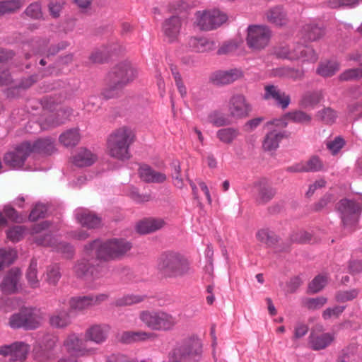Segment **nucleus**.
Instances as JSON below:
<instances>
[{
  "label": "nucleus",
  "mask_w": 362,
  "mask_h": 362,
  "mask_svg": "<svg viewBox=\"0 0 362 362\" xmlns=\"http://www.w3.org/2000/svg\"><path fill=\"white\" fill-rule=\"evenodd\" d=\"M132 247V243L124 238H112L105 242L96 239L84 245L83 254L87 257L95 255L98 259L110 261L122 258Z\"/></svg>",
  "instance_id": "1"
},
{
  "label": "nucleus",
  "mask_w": 362,
  "mask_h": 362,
  "mask_svg": "<svg viewBox=\"0 0 362 362\" xmlns=\"http://www.w3.org/2000/svg\"><path fill=\"white\" fill-rule=\"evenodd\" d=\"M138 75L137 70L127 62L119 63L109 72L107 86L102 92L106 99L118 97L122 89L132 83Z\"/></svg>",
  "instance_id": "2"
},
{
  "label": "nucleus",
  "mask_w": 362,
  "mask_h": 362,
  "mask_svg": "<svg viewBox=\"0 0 362 362\" xmlns=\"http://www.w3.org/2000/svg\"><path fill=\"white\" fill-rule=\"evenodd\" d=\"M157 269L165 278H180L192 273L187 258L175 251L163 252L158 258Z\"/></svg>",
  "instance_id": "3"
},
{
  "label": "nucleus",
  "mask_w": 362,
  "mask_h": 362,
  "mask_svg": "<svg viewBox=\"0 0 362 362\" xmlns=\"http://www.w3.org/2000/svg\"><path fill=\"white\" fill-rule=\"evenodd\" d=\"M135 134L133 130L122 126L113 131L107 140V151L108 155L119 160L130 158L129 147L134 141Z\"/></svg>",
  "instance_id": "4"
},
{
  "label": "nucleus",
  "mask_w": 362,
  "mask_h": 362,
  "mask_svg": "<svg viewBox=\"0 0 362 362\" xmlns=\"http://www.w3.org/2000/svg\"><path fill=\"white\" fill-rule=\"evenodd\" d=\"M139 319L153 331H170L177 323L176 317L162 310H143L139 313Z\"/></svg>",
  "instance_id": "5"
},
{
  "label": "nucleus",
  "mask_w": 362,
  "mask_h": 362,
  "mask_svg": "<svg viewBox=\"0 0 362 362\" xmlns=\"http://www.w3.org/2000/svg\"><path fill=\"white\" fill-rule=\"evenodd\" d=\"M175 356L180 361L198 362L202 357V344L196 337L184 339L175 349Z\"/></svg>",
  "instance_id": "6"
},
{
  "label": "nucleus",
  "mask_w": 362,
  "mask_h": 362,
  "mask_svg": "<svg viewBox=\"0 0 362 362\" xmlns=\"http://www.w3.org/2000/svg\"><path fill=\"white\" fill-rule=\"evenodd\" d=\"M63 346L69 356L63 357L57 362H77L78 357L87 356L90 352V350L86 348L84 339L76 333L67 336L63 342Z\"/></svg>",
  "instance_id": "7"
},
{
  "label": "nucleus",
  "mask_w": 362,
  "mask_h": 362,
  "mask_svg": "<svg viewBox=\"0 0 362 362\" xmlns=\"http://www.w3.org/2000/svg\"><path fill=\"white\" fill-rule=\"evenodd\" d=\"M195 18L197 26L206 31L217 28L228 20L227 15L218 9L197 11Z\"/></svg>",
  "instance_id": "8"
},
{
  "label": "nucleus",
  "mask_w": 362,
  "mask_h": 362,
  "mask_svg": "<svg viewBox=\"0 0 362 362\" xmlns=\"http://www.w3.org/2000/svg\"><path fill=\"white\" fill-rule=\"evenodd\" d=\"M246 42L250 48L255 51L264 49L269 42L272 30L268 26L251 25L247 28Z\"/></svg>",
  "instance_id": "9"
},
{
  "label": "nucleus",
  "mask_w": 362,
  "mask_h": 362,
  "mask_svg": "<svg viewBox=\"0 0 362 362\" xmlns=\"http://www.w3.org/2000/svg\"><path fill=\"white\" fill-rule=\"evenodd\" d=\"M337 209L344 228L351 230L357 224L361 208L356 202L343 199L338 202Z\"/></svg>",
  "instance_id": "10"
},
{
  "label": "nucleus",
  "mask_w": 362,
  "mask_h": 362,
  "mask_svg": "<svg viewBox=\"0 0 362 362\" xmlns=\"http://www.w3.org/2000/svg\"><path fill=\"white\" fill-rule=\"evenodd\" d=\"M278 57L289 60L303 59L315 62L317 56L315 50L308 46L303 44H298L291 47H282L276 51Z\"/></svg>",
  "instance_id": "11"
},
{
  "label": "nucleus",
  "mask_w": 362,
  "mask_h": 362,
  "mask_svg": "<svg viewBox=\"0 0 362 362\" xmlns=\"http://www.w3.org/2000/svg\"><path fill=\"white\" fill-rule=\"evenodd\" d=\"M252 111V106L245 95L237 93L233 95L228 103V115L235 119L247 117Z\"/></svg>",
  "instance_id": "12"
},
{
  "label": "nucleus",
  "mask_w": 362,
  "mask_h": 362,
  "mask_svg": "<svg viewBox=\"0 0 362 362\" xmlns=\"http://www.w3.org/2000/svg\"><path fill=\"white\" fill-rule=\"evenodd\" d=\"M76 277L86 280H94L102 277L106 269L100 265L96 267L90 263L89 259L83 258L78 260L73 268Z\"/></svg>",
  "instance_id": "13"
},
{
  "label": "nucleus",
  "mask_w": 362,
  "mask_h": 362,
  "mask_svg": "<svg viewBox=\"0 0 362 362\" xmlns=\"http://www.w3.org/2000/svg\"><path fill=\"white\" fill-rule=\"evenodd\" d=\"M29 141L21 143L4 156V163L11 168L19 169L23 167L30 155Z\"/></svg>",
  "instance_id": "14"
},
{
  "label": "nucleus",
  "mask_w": 362,
  "mask_h": 362,
  "mask_svg": "<svg viewBox=\"0 0 362 362\" xmlns=\"http://www.w3.org/2000/svg\"><path fill=\"white\" fill-rule=\"evenodd\" d=\"M35 242L39 245L51 247L54 250L61 253L67 259L72 258L74 256V249L72 245L64 242H59L49 234L35 236Z\"/></svg>",
  "instance_id": "15"
},
{
  "label": "nucleus",
  "mask_w": 362,
  "mask_h": 362,
  "mask_svg": "<svg viewBox=\"0 0 362 362\" xmlns=\"http://www.w3.org/2000/svg\"><path fill=\"white\" fill-rule=\"evenodd\" d=\"M111 327L105 323L94 324L84 332V341L100 345L105 343L110 335Z\"/></svg>",
  "instance_id": "16"
},
{
  "label": "nucleus",
  "mask_w": 362,
  "mask_h": 362,
  "mask_svg": "<svg viewBox=\"0 0 362 362\" xmlns=\"http://www.w3.org/2000/svg\"><path fill=\"white\" fill-rule=\"evenodd\" d=\"M108 296L105 293L72 297L69 305L72 310L82 311L105 301Z\"/></svg>",
  "instance_id": "17"
},
{
  "label": "nucleus",
  "mask_w": 362,
  "mask_h": 362,
  "mask_svg": "<svg viewBox=\"0 0 362 362\" xmlns=\"http://www.w3.org/2000/svg\"><path fill=\"white\" fill-rule=\"evenodd\" d=\"M29 346L22 341L0 346V354L10 356L11 361H23L29 351Z\"/></svg>",
  "instance_id": "18"
},
{
  "label": "nucleus",
  "mask_w": 362,
  "mask_h": 362,
  "mask_svg": "<svg viewBox=\"0 0 362 362\" xmlns=\"http://www.w3.org/2000/svg\"><path fill=\"white\" fill-rule=\"evenodd\" d=\"M242 76V72L237 69L226 71L218 70L210 76V81L216 86H225L233 83Z\"/></svg>",
  "instance_id": "19"
},
{
  "label": "nucleus",
  "mask_w": 362,
  "mask_h": 362,
  "mask_svg": "<svg viewBox=\"0 0 362 362\" xmlns=\"http://www.w3.org/2000/svg\"><path fill=\"white\" fill-rule=\"evenodd\" d=\"M254 187L257 190L255 199L259 204H265L272 200L276 194L275 189L268 184L267 180L264 178L255 182Z\"/></svg>",
  "instance_id": "20"
},
{
  "label": "nucleus",
  "mask_w": 362,
  "mask_h": 362,
  "mask_svg": "<svg viewBox=\"0 0 362 362\" xmlns=\"http://www.w3.org/2000/svg\"><path fill=\"white\" fill-rule=\"evenodd\" d=\"M264 98L272 99L282 109H286L290 104V96L281 91L277 86L268 85L264 88Z\"/></svg>",
  "instance_id": "21"
},
{
  "label": "nucleus",
  "mask_w": 362,
  "mask_h": 362,
  "mask_svg": "<svg viewBox=\"0 0 362 362\" xmlns=\"http://www.w3.org/2000/svg\"><path fill=\"white\" fill-rule=\"evenodd\" d=\"M75 217L80 224L88 228H98L101 223L100 218L87 209H76Z\"/></svg>",
  "instance_id": "22"
},
{
  "label": "nucleus",
  "mask_w": 362,
  "mask_h": 362,
  "mask_svg": "<svg viewBox=\"0 0 362 362\" xmlns=\"http://www.w3.org/2000/svg\"><path fill=\"white\" fill-rule=\"evenodd\" d=\"M139 175L140 178L146 183H163L167 179L164 173L155 170L146 164L140 165Z\"/></svg>",
  "instance_id": "23"
},
{
  "label": "nucleus",
  "mask_w": 362,
  "mask_h": 362,
  "mask_svg": "<svg viewBox=\"0 0 362 362\" xmlns=\"http://www.w3.org/2000/svg\"><path fill=\"white\" fill-rule=\"evenodd\" d=\"M156 334L144 331L123 332L119 337V340L124 344H132L146 341H153L156 338Z\"/></svg>",
  "instance_id": "24"
},
{
  "label": "nucleus",
  "mask_w": 362,
  "mask_h": 362,
  "mask_svg": "<svg viewBox=\"0 0 362 362\" xmlns=\"http://www.w3.org/2000/svg\"><path fill=\"white\" fill-rule=\"evenodd\" d=\"M181 20L177 16H173L163 23V33L169 42L175 41L180 33Z\"/></svg>",
  "instance_id": "25"
},
{
  "label": "nucleus",
  "mask_w": 362,
  "mask_h": 362,
  "mask_svg": "<svg viewBox=\"0 0 362 362\" xmlns=\"http://www.w3.org/2000/svg\"><path fill=\"white\" fill-rule=\"evenodd\" d=\"M21 272L19 269H11L4 277L1 284V291L7 294L15 293L18 288Z\"/></svg>",
  "instance_id": "26"
},
{
  "label": "nucleus",
  "mask_w": 362,
  "mask_h": 362,
  "mask_svg": "<svg viewBox=\"0 0 362 362\" xmlns=\"http://www.w3.org/2000/svg\"><path fill=\"white\" fill-rule=\"evenodd\" d=\"M58 341V337L52 334H46L42 339L41 350L37 353V358L42 361H46L54 358L52 350L55 347Z\"/></svg>",
  "instance_id": "27"
},
{
  "label": "nucleus",
  "mask_w": 362,
  "mask_h": 362,
  "mask_svg": "<svg viewBox=\"0 0 362 362\" xmlns=\"http://www.w3.org/2000/svg\"><path fill=\"white\" fill-rule=\"evenodd\" d=\"M25 330L37 329L42 324V313L34 308H24Z\"/></svg>",
  "instance_id": "28"
},
{
  "label": "nucleus",
  "mask_w": 362,
  "mask_h": 362,
  "mask_svg": "<svg viewBox=\"0 0 362 362\" xmlns=\"http://www.w3.org/2000/svg\"><path fill=\"white\" fill-rule=\"evenodd\" d=\"M30 153H37L50 155L56 151L54 141L51 138L39 139L33 144L29 142Z\"/></svg>",
  "instance_id": "29"
},
{
  "label": "nucleus",
  "mask_w": 362,
  "mask_h": 362,
  "mask_svg": "<svg viewBox=\"0 0 362 362\" xmlns=\"http://www.w3.org/2000/svg\"><path fill=\"white\" fill-rule=\"evenodd\" d=\"M48 44V41L47 40H42L39 41L33 42L32 46L34 47V49L33 50V54H46L47 56L54 55L57 52H59L62 49H66L69 43L67 42L63 41L59 43L57 45L52 46L49 48L48 50L45 51V47H47Z\"/></svg>",
  "instance_id": "30"
},
{
  "label": "nucleus",
  "mask_w": 362,
  "mask_h": 362,
  "mask_svg": "<svg viewBox=\"0 0 362 362\" xmlns=\"http://www.w3.org/2000/svg\"><path fill=\"white\" fill-rule=\"evenodd\" d=\"M288 135L285 131H279L276 129L268 132L264 139L262 147L264 151H275L279 146L280 141Z\"/></svg>",
  "instance_id": "31"
},
{
  "label": "nucleus",
  "mask_w": 362,
  "mask_h": 362,
  "mask_svg": "<svg viewBox=\"0 0 362 362\" xmlns=\"http://www.w3.org/2000/svg\"><path fill=\"white\" fill-rule=\"evenodd\" d=\"M98 156L87 148H79L73 156V163L78 167H88L93 165Z\"/></svg>",
  "instance_id": "32"
},
{
  "label": "nucleus",
  "mask_w": 362,
  "mask_h": 362,
  "mask_svg": "<svg viewBox=\"0 0 362 362\" xmlns=\"http://www.w3.org/2000/svg\"><path fill=\"white\" fill-rule=\"evenodd\" d=\"M188 46L193 52L203 53L214 50L215 42L206 37H192L188 41Z\"/></svg>",
  "instance_id": "33"
},
{
  "label": "nucleus",
  "mask_w": 362,
  "mask_h": 362,
  "mask_svg": "<svg viewBox=\"0 0 362 362\" xmlns=\"http://www.w3.org/2000/svg\"><path fill=\"white\" fill-rule=\"evenodd\" d=\"M267 19L270 23L278 27L286 25L288 21L286 13L280 6L269 9L267 12Z\"/></svg>",
  "instance_id": "34"
},
{
  "label": "nucleus",
  "mask_w": 362,
  "mask_h": 362,
  "mask_svg": "<svg viewBox=\"0 0 362 362\" xmlns=\"http://www.w3.org/2000/svg\"><path fill=\"white\" fill-rule=\"evenodd\" d=\"M164 225L165 222L162 219L147 218L138 223L136 230L141 234H147L160 229Z\"/></svg>",
  "instance_id": "35"
},
{
  "label": "nucleus",
  "mask_w": 362,
  "mask_h": 362,
  "mask_svg": "<svg viewBox=\"0 0 362 362\" xmlns=\"http://www.w3.org/2000/svg\"><path fill=\"white\" fill-rule=\"evenodd\" d=\"M309 338L312 349L321 350L325 349L334 341V335L331 333H323L320 335L312 334Z\"/></svg>",
  "instance_id": "36"
},
{
  "label": "nucleus",
  "mask_w": 362,
  "mask_h": 362,
  "mask_svg": "<svg viewBox=\"0 0 362 362\" xmlns=\"http://www.w3.org/2000/svg\"><path fill=\"white\" fill-rule=\"evenodd\" d=\"M323 99L322 90L307 91L300 100V105L303 108H313Z\"/></svg>",
  "instance_id": "37"
},
{
  "label": "nucleus",
  "mask_w": 362,
  "mask_h": 362,
  "mask_svg": "<svg viewBox=\"0 0 362 362\" xmlns=\"http://www.w3.org/2000/svg\"><path fill=\"white\" fill-rule=\"evenodd\" d=\"M50 325L57 329H64L71 324V317L66 310L57 311L49 317Z\"/></svg>",
  "instance_id": "38"
},
{
  "label": "nucleus",
  "mask_w": 362,
  "mask_h": 362,
  "mask_svg": "<svg viewBox=\"0 0 362 362\" xmlns=\"http://www.w3.org/2000/svg\"><path fill=\"white\" fill-rule=\"evenodd\" d=\"M81 139L79 130L73 128L62 133L59 138V142L66 147H74L78 144Z\"/></svg>",
  "instance_id": "39"
},
{
  "label": "nucleus",
  "mask_w": 362,
  "mask_h": 362,
  "mask_svg": "<svg viewBox=\"0 0 362 362\" xmlns=\"http://www.w3.org/2000/svg\"><path fill=\"white\" fill-rule=\"evenodd\" d=\"M324 34V29L315 23L306 24L303 28L304 37L310 41L317 40L321 38Z\"/></svg>",
  "instance_id": "40"
},
{
  "label": "nucleus",
  "mask_w": 362,
  "mask_h": 362,
  "mask_svg": "<svg viewBox=\"0 0 362 362\" xmlns=\"http://www.w3.org/2000/svg\"><path fill=\"white\" fill-rule=\"evenodd\" d=\"M239 130L233 127L220 129L216 132V136L223 144H230L239 136Z\"/></svg>",
  "instance_id": "41"
},
{
  "label": "nucleus",
  "mask_w": 362,
  "mask_h": 362,
  "mask_svg": "<svg viewBox=\"0 0 362 362\" xmlns=\"http://www.w3.org/2000/svg\"><path fill=\"white\" fill-rule=\"evenodd\" d=\"M315 117L317 120L325 124H332L336 122L337 118L338 117V114L337 111L332 107H327L317 111Z\"/></svg>",
  "instance_id": "42"
},
{
  "label": "nucleus",
  "mask_w": 362,
  "mask_h": 362,
  "mask_svg": "<svg viewBox=\"0 0 362 362\" xmlns=\"http://www.w3.org/2000/svg\"><path fill=\"white\" fill-rule=\"evenodd\" d=\"M285 117L294 123L300 124H309L312 121L311 115L303 110L289 112L285 115Z\"/></svg>",
  "instance_id": "43"
},
{
  "label": "nucleus",
  "mask_w": 362,
  "mask_h": 362,
  "mask_svg": "<svg viewBox=\"0 0 362 362\" xmlns=\"http://www.w3.org/2000/svg\"><path fill=\"white\" fill-rule=\"evenodd\" d=\"M257 239L268 247L274 245L278 242L277 235L269 229L263 228L257 231Z\"/></svg>",
  "instance_id": "44"
},
{
  "label": "nucleus",
  "mask_w": 362,
  "mask_h": 362,
  "mask_svg": "<svg viewBox=\"0 0 362 362\" xmlns=\"http://www.w3.org/2000/svg\"><path fill=\"white\" fill-rule=\"evenodd\" d=\"M61 277L60 267L58 264H55L47 267L45 280L49 285H57Z\"/></svg>",
  "instance_id": "45"
},
{
  "label": "nucleus",
  "mask_w": 362,
  "mask_h": 362,
  "mask_svg": "<svg viewBox=\"0 0 362 362\" xmlns=\"http://www.w3.org/2000/svg\"><path fill=\"white\" fill-rule=\"evenodd\" d=\"M26 279L30 287L36 288L40 286V281L37 278V262L35 259H32L30 262L26 272Z\"/></svg>",
  "instance_id": "46"
},
{
  "label": "nucleus",
  "mask_w": 362,
  "mask_h": 362,
  "mask_svg": "<svg viewBox=\"0 0 362 362\" xmlns=\"http://www.w3.org/2000/svg\"><path fill=\"white\" fill-rule=\"evenodd\" d=\"M339 69V64L336 62H327L319 65L317 73L323 77H330Z\"/></svg>",
  "instance_id": "47"
},
{
  "label": "nucleus",
  "mask_w": 362,
  "mask_h": 362,
  "mask_svg": "<svg viewBox=\"0 0 362 362\" xmlns=\"http://www.w3.org/2000/svg\"><path fill=\"white\" fill-rule=\"evenodd\" d=\"M21 0H7L0 2V14L4 15L15 12L23 6Z\"/></svg>",
  "instance_id": "48"
},
{
  "label": "nucleus",
  "mask_w": 362,
  "mask_h": 362,
  "mask_svg": "<svg viewBox=\"0 0 362 362\" xmlns=\"http://www.w3.org/2000/svg\"><path fill=\"white\" fill-rule=\"evenodd\" d=\"M73 115V110L70 107H64L57 112V118L54 120L50 121L49 123L52 127H57L64 124L66 120H69Z\"/></svg>",
  "instance_id": "49"
},
{
  "label": "nucleus",
  "mask_w": 362,
  "mask_h": 362,
  "mask_svg": "<svg viewBox=\"0 0 362 362\" xmlns=\"http://www.w3.org/2000/svg\"><path fill=\"white\" fill-rule=\"evenodd\" d=\"M146 296L129 294L124 296L116 300L118 306H127L139 303L144 300Z\"/></svg>",
  "instance_id": "50"
},
{
  "label": "nucleus",
  "mask_w": 362,
  "mask_h": 362,
  "mask_svg": "<svg viewBox=\"0 0 362 362\" xmlns=\"http://www.w3.org/2000/svg\"><path fill=\"white\" fill-rule=\"evenodd\" d=\"M8 325L13 329L23 328L25 329L24 308H22L19 312L13 314L10 317Z\"/></svg>",
  "instance_id": "51"
},
{
  "label": "nucleus",
  "mask_w": 362,
  "mask_h": 362,
  "mask_svg": "<svg viewBox=\"0 0 362 362\" xmlns=\"http://www.w3.org/2000/svg\"><path fill=\"white\" fill-rule=\"evenodd\" d=\"M360 290L352 288L346 291H339L335 294V300L339 303H344L355 299L359 294Z\"/></svg>",
  "instance_id": "52"
},
{
  "label": "nucleus",
  "mask_w": 362,
  "mask_h": 362,
  "mask_svg": "<svg viewBox=\"0 0 362 362\" xmlns=\"http://www.w3.org/2000/svg\"><path fill=\"white\" fill-rule=\"evenodd\" d=\"M18 218L17 211L13 207L5 206L4 209V214L0 211V226H5L7 225L6 218L13 221H17Z\"/></svg>",
  "instance_id": "53"
},
{
  "label": "nucleus",
  "mask_w": 362,
  "mask_h": 362,
  "mask_svg": "<svg viewBox=\"0 0 362 362\" xmlns=\"http://www.w3.org/2000/svg\"><path fill=\"white\" fill-rule=\"evenodd\" d=\"M16 257V252L12 250L0 249V271L5 267L12 264Z\"/></svg>",
  "instance_id": "54"
},
{
  "label": "nucleus",
  "mask_w": 362,
  "mask_h": 362,
  "mask_svg": "<svg viewBox=\"0 0 362 362\" xmlns=\"http://www.w3.org/2000/svg\"><path fill=\"white\" fill-rule=\"evenodd\" d=\"M24 13L33 19L42 18V12L41 5L38 2L30 4L25 10Z\"/></svg>",
  "instance_id": "55"
},
{
  "label": "nucleus",
  "mask_w": 362,
  "mask_h": 362,
  "mask_svg": "<svg viewBox=\"0 0 362 362\" xmlns=\"http://www.w3.org/2000/svg\"><path fill=\"white\" fill-rule=\"evenodd\" d=\"M305 172H317L323 168V163L317 156H312L306 162H304Z\"/></svg>",
  "instance_id": "56"
},
{
  "label": "nucleus",
  "mask_w": 362,
  "mask_h": 362,
  "mask_svg": "<svg viewBox=\"0 0 362 362\" xmlns=\"http://www.w3.org/2000/svg\"><path fill=\"white\" fill-rule=\"evenodd\" d=\"M339 80L343 81L357 80L362 78V69L360 68L349 69L339 75Z\"/></svg>",
  "instance_id": "57"
},
{
  "label": "nucleus",
  "mask_w": 362,
  "mask_h": 362,
  "mask_svg": "<svg viewBox=\"0 0 362 362\" xmlns=\"http://www.w3.org/2000/svg\"><path fill=\"white\" fill-rule=\"evenodd\" d=\"M209 119L213 125L218 127L230 124L228 119L223 114L216 111L209 115Z\"/></svg>",
  "instance_id": "58"
},
{
  "label": "nucleus",
  "mask_w": 362,
  "mask_h": 362,
  "mask_svg": "<svg viewBox=\"0 0 362 362\" xmlns=\"http://www.w3.org/2000/svg\"><path fill=\"white\" fill-rule=\"evenodd\" d=\"M24 232V227L16 226L7 230V238L12 242H18L23 238Z\"/></svg>",
  "instance_id": "59"
},
{
  "label": "nucleus",
  "mask_w": 362,
  "mask_h": 362,
  "mask_svg": "<svg viewBox=\"0 0 362 362\" xmlns=\"http://www.w3.org/2000/svg\"><path fill=\"white\" fill-rule=\"evenodd\" d=\"M327 278L324 276H317L309 284V290L312 293H317L321 291L327 284Z\"/></svg>",
  "instance_id": "60"
},
{
  "label": "nucleus",
  "mask_w": 362,
  "mask_h": 362,
  "mask_svg": "<svg viewBox=\"0 0 362 362\" xmlns=\"http://www.w3.org/2000/svg\"><path fill=\"white\" fill-rule=\"evenodd\" d=\"M345 141L341 136L335 137L334 140L327 141L326 144L327 148L333 154H337L344 146Z\"/></svg>",
  "instance_id": "61"
},
{
  "label": "nucleus",
  "mask_w": 362,
  "mask_h": 362,
  "mask_svg": "<svg viewBox=\"0 0 362 362\" xmlns=\"http://www.w3.org/2000/svg\"><path fill=\"white\" fill-rule=\"evenodd\" d=\"M47 212V207L42 204H37L29 215V220L35 221L39 218H44Z\"/></svg>",
  "instance_id": "62"
},
{
  "label": "nucleus",
  "mask_w": 362,
  "mask_h": 362,
  "mask_svg": "<svg viewBox=\"0 0 362 362\" xmlns=\"http://www.w3.org/2000/svg\"><path fill=\"white\" fill-rule=\"evenodd\" d=\"M109 54L106 48L95 49L90 56V59L93 63H103L108 57Z\"/></svg>",
  "instance_id": "63"
},
{
  "label": "nucleus",
  "mask_w": 362,
  "mask_h": 362,
  "mask_svg": "<svg viewBox=\"0 0 362 362\" xmlns=\"http://www.w3.org/2000/svg\"><path fill=\"white\" fill-rule=\"evenodd\" d=\"M345 306L337 305L333 308H328L324 310L322 317L329 320L332 317H338L344 310Z\"/></svg>",
  "instance_id": "64"
}]
</instances>
